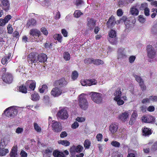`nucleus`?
<instances>
[{
    "instance_id": "obj_47",
    "label": "nucleus",
    "mask_w": 157,
    "mask_h": 157,
    "mask_svg": "<svg viewBox=\"0 0 157 157\" xmlns=\"http://www.w3.org/2000/svg\"><path fill=\"white\" fill-rule=\"evenodd\" d=\"M47 87L46 85H42L41 87H40L39 88V91L40 93H43L44 92L45 90L47 89Z\"/></svg>"
},
{
    "instance_id": "obj_33",
    "label": "nucleus",
    "mask_w": 157,
    "mask_h": 157,
    "mask_svg": "<svg viewBox=\"0 0 157 157\" xmlns=\"http://www.w3.org/2000/svg\"><path fill=\"white\" fill-rule=\"evenodd\" d=\"M93 63L94 64L99 65L101 64H103L104 63V62L102 60L99 59H93Z\"/></svg>"
},
{
    "instance_id": "obj_57",
    "label": "nucleus",
    "mask_w": 157,
    "mask_h": 157,
    "mask_svg": "<svg viewBox=\"0 0 157 157\" xmlns=\"http://www.w3.org/2000/svg\"><path fill=\"white\" fill-rule=\"evenodd\" d=\"M8 61L7 58L5 56L2 59L1 63L5 65L7 63Z\"/></svg>"
},
{
    "instance_id": "obj_8",
    "label": "nucleus",
    "mask_w": 157,
    "mask_h": 157,
    "mask_svg": "<svg viewBox=\"0 0 157 157\" xmlns=\"http://www.w3.org/2000/svg\"><path fill=\"white\" fill-rule=\"evenodd\" d=\"M2 79L4 82L9 84L11 83L13 79L12 75L8 72L3 74Z\"/></svg>"
},
{
    "instance_id": "obj_62",
    "label": "nucleus",
    "mask_w": 157,
    "mask_h": 157,
    "mask_svg": "<svg viewBox=\"0 0 157 157\" xmlns=\"http://www.w3.org/2000/svg\"><path fill=\"white\" fill-rule=\"evenodd\" d=\"M103 136L102 134L99 133L96 136V138L98 141H101L102 138Z\"/></svg>"
},
{
    "instance_id": "obj_6",
    "label": "nucleus",
    "mask_w": 157,
    "mask_h": 157,
    "mask_svg": "<svg viewBox=\"0 0 157 157\" xmlns=\"http://www.w3.org/2000/svg\"><path fill=\"white\" fill-rule=\"evenodd\" d=\"M57 116L61 119L64 120L67 118L68 114L65 109L63 108L58 112Z\"/></svg>"
},
{
    "instance_id": "obj_25",
    "label": "nucleus",
    "mask_w": 157,
    "mask_h": 157,
    "mask_svg": "<svg viewBox=\"0 0 157 157\" xmlns=\"http://www.w3.org/2000/svg\"><path fill=\"white\" fill-rule=\"evenodd\" d=\"M130 12L131 14L133 16H137L139 13L138 10L135 6H133L131 8Z\"/></svg>"
},
{
    "instance_id": "obj_17",
    "label": "nucleus",
    "mask_w": 157,
    "mask_h": 157,
    "mask_svg": "<svg viewBox=\"0 0 157 157\" xmlns=\"http://www.w3.org/2000/svg\"><path fill=\"white\" fill-rule=\"evenodd\" d=\"M67 83V82L64 78H61L56 82V85L60 87L65 86Z\"/></svg>"
},
{
    "instance_id": "obj_11",
    "label": "nucleus",
    "mask_w": 157,
    "mask_h": 157,
    "mask_svg": "<svg viewBox=\"0 0 157 157\" xmlns=\"http://www.w3.org/2000/svg\"><path fill=\"white\" fill-rule=\"evenodd\" d=\"M65 92L63 91L58 87L53 88L51 92V94L54 97H57Z\"/></svg>"
},
{
    "instance_id": "obj_41",
    "label": "nucleus",
    "mask_w": 157,
    "mask_h": 157,
    "mask_svg": "<svg viewBox=\"0 0 157 157\" xmlns=\"http://www.w3.org/2000/svg\"><path fill=\"white\" fill-rule=\"evenodd\" d=\"M128 3L126 0H120L118 2V5L120 7L122 6H125Z\"/></svg>"
},
{
    "instance_id": "obj_24",
    "label": "nucleus",
    "mask_w": 157,
    "mask_h": 157,
    "mask_svg": "<svg viewBox=\"0 0 157 157\" xmlns=\"http://www.w3.org/2000/svg\"><path fill=\"white\" fill-rule=\"evenodd\" d=\"M36 21L34 19L32 18L29 20L27 22L26 26L28 27L30 26H33L36 25Z\"/></svg>"
},
{
    "instance_id": "obj_53",
    "label": "nucleus",
    "mask_w": 157,
    "mask_h": 157,
    "mask_svg": "<svg viewBox=\"0 0 157 157\" xmlns=\"http://www.w3.org/2000/svg\"><path fill=\"white\" fill-rule=\"evenodd\" d=\"M84 62L85 63H93V59L88 58L84 60Z\"/></svg>"
},
{
    "instance_id": "obj_9",
    "label": "nucleus",
    "mask_w": 157,
    "mask_h": 157,
    "mask_svg": "<svg viewBox=\"0 0 157 157\" xmlns=\"http://www.w3.org/2000/svg\"><path fill=\"white\" fill-rule=\"evenodd\" d=\"M52 128L53 131L56 132H59L61 131L62 127L61 124L55 121H52Z\"/></svg>"
},
{
    "instance_id": "obj_15",
    "label": "nucleus",
    "mask_w": 157,
    "mask_h": 157,
    "mask_svg": "<svg viewBox=\"0 0 157 157\" xmlns=\"http://www.w3.org/2000/svg\"><path fill=\"white\" fill-rule=\"evenodd\" d=\"M116 21L114 16H112L109 19L106 24L108 28H111L115 24Z\"/></svg>"
},
{
    "instance_id": "obj_27",
    "label": "nucleus",
    "mask_w": 157,
    "mask_h": 157,
    "mask_svg": "<svg viewBox=\"0 0 157 157\" xmlns=\"http://www.w3.org/2000/svg\"><path fill=\"white\" fill-rule=\"evenodd\" d=\"M4 147H0V156H3L9 152V150L7 149H5Z\"/></svg>"
},
{
    "instance_id": "obj_49",
    "label": "nucleus",
    "mask_w": 157,
    "mask_h": 157,
    "mask_svg": "<svg viewBox=\"0 0 157 157\" xmlns=\"http://www.w3.org/2000/svg\"><path fill=\"white\" fill-rule=\"evenodd\" d=\"M111 144L115 147H119L120 145L119 143L116 141H112L111 143Z\"/></svg>"
},
{
    "instance_id": "obj_14",
    "label": "nucleus",
    "mask_w": 157,
    "mask_h": 157,
    "mask_svg": "<svg viewBox=\"0 0 157 157\" xmlns=\"http://www.w3.org/2000/svg\"><path fill=\"white\" fill-rule=\"evenodd\" d=\"M25 86L28 90H33L36 87V82L34 81L29 80L26 82Z\"/></svg>"
},
{
    "instance_id": "obj_55",
    "label": "nucleus",
    "mask_w": 157,
    "mask_h": 157,
    "mask_svg": "<svg viewBox=\"0 0 157 157\" xmlns=\"http://www.w3.org/2000/svg\"><path fill=\"white\" fill-rule=\"evenodd\" d=\"M150 101H157V96H150L149 97Z\"/></svg>"
},
{
    "instance_id": "obj_16",
    "label": "nucleus",
    "mask_w": 157,
    "mask_h": 157,
    "mask_svg": "<svg viewBox=\"0 0 157 157\" xmlns=\"http://www.w3.org/2000/svg\"><path fill=\"white\" fill-rule=\"evenodd\" d=\"M129 114L127 112L123 113L119 116V118L123 121H126L128 118Z\"/></svg>"
},
{
    "instance_id": "obj_38",
    "label": "nucleus",
    "mask_w": 157,
    "mask_h": 157,
    "mask_svg": "<svg viewBox=\"0 0 157 157\" xmlns=\"http://www.w3.org/2000/svg\"><path fill=\"white\" fill-rule=\"evenodd\" d=\"M58 143L66 146H68L70 144V143L66 140H60L58 141Z\"/></svg>"
},
{
    "instance_id": "obj_37",
    "label": "nucleus",
    "mask_w": 157,
    "mask_h": 157,
    "mask_svg": "<svg viewBox=\"0 0 157 157\" xmlns=\"http://www.w3.org/2000/svg\"><path fill=\"white\" fill-rule=\"evenodd\" d=\"M17 155L16 149L15 147H13L10 153V157H15Z\"/></svg>"
},
{
    "instance_id": "obj_39",
    "label": "nucleus",
    "mask_w": 157,
    "mask_h": 157,
    "mask_svg": "<svg viewBox=\"0 0 157 157\" xmlns=\"http://www.w3.org/2000/svg\"><path fill=\"white\" fill-rule=\"evenodd\" d=\"M90 141L89 140H85L84 143V147L86 148H89L90 146Z\"/></svg>"
},
{
    "instance_id": "obj_20",
    "label": "nucleus",
    "mask_w": 157,
    "mask_h": 157,
    "mask_svg": "<svg viewBox=\"0 0 157 157\" xmlns=\"http://www.w3.org/2000/svg\"><path fill=\"white\" fill-rule=\"evenodd\" d=\"M142 130L143 135L145 136H149L151 134L152 132V131L150 129L146 127H144Z\"/></svg>"
},
{
    "instance_id": "obj_35",
    "label": "nucleus",
    "mask_w": 157,
    "mask_h": 157,
    "mask_svg": "<svg viewBox=\"0 0 157 157\" xmlns=\"http://www.w3.org/2000/svg\"><path fill=\"white\" fill-rule=\"evenodd\" d=\"M88 86H90L92 85H95L97 83V81L94 79H88Z\"/></svg>"
},
{
    "instance_id": "obj_52",
    "label": "nucleus",
    "mask_w": 157,
    "mask_h": 157,
    "mask_svg": "<svg viewBox=\"0 0 157 157\" xmlns=\"http://www.w3.org/2000/svg\"><path fill=\"white\" fill-rule=\"evenodd\" d=\"M147 4L146 3H144L141 4L140 6V10H145L146 8H147Z\"/></svg>"
},
{
    "instance_id": "obj_22",
    "label": "nucleus",
    "mask_w": 157,
    "mask_h": 157,
    "mask_svg": "<svg viewBox=\"0 0 157 157\" xmlns=\"http://www.w3.org/2000/svg\"><path fill=\"white\" fill-rule=\"evenodd\" d=\"M128 153L127 157H136L137 155V152L136 151L130 149H128Z\"/></svg>"
},
{
    "instance_id": "obj_42",
    "label": "nucleus",
    "mask_w": 157,
    "mask_h": 157,
    "mask_svg": "<svg viewBox=\"0 0 157 157\" xmlns=\"http://www.w3.org/2000/svg\"><path fill=\"white\" fill-rule=\"evenodd\" d=\"M63 57L64 59L67 61L69 60L71 58L69 53L67 52H65L64 53Z\"/></svg>"
},
{
    "instance_id": "obj_61",
    "label": "nucleus",
    "mask_w": 157,
    "mask_h": 157,
    "mask_svg": "<svg viewBox=\"0 0 157 157\" xmlns=\"http://www.w3.org/2000/svg\"><path fill=\"white\" fill-rule=\"evenodd\" d=\"M79 124L77 122L75 121L72 124L71 128L73 129H75L77 128Z\"/></svg>"
},
{
    "instance_id": "obj_60",
    "label": "nucleus",
    "mask_w": 157,
    "mask_h": 157,
    "mask_svg": "<svg viewBox=\"0 0 157 157\" xmlns=\"http://www.w3.org/2000/svg\"><path fill=\"white\" fill-rule=\"evenodd\" d=\"M23 131V129L22 128L18 127L16 129V132L17 134H21Z\"/></svg>"
},
{
    "instance_id": "obj_32",
    "label": "nucleus",
    "mask_w": 157,
    "mask_h": 157,
    "mask_svg": "<svg viewBox=\"0 0 157 157\" xmlns=\"http://www.w3.org/2000/svg\"><path fill=\"white\" fill-rule=\"evenodd\" d=\"M40 96L37 93H35L31 95V99L33 101H36L39 100Z\"/></svg>"
},
{
    "instance_id": "obj_2",
    "label": "nucleus",
    "mask_w": 157,
    "mask_h": 157,
    "mask_svg": "<svg viewBox=\"0 0 157 157\" xmlns=\"http://www.w3.org/2000/svg\"><path fill=\"white\" fill-rule=\"evenodd\" d=\"M90 94L92 100L97 104H99L102 101V95L100 93L95 92H91Z\"/></svg>"
},
{
    "instance_id": "obj_10",
    "label": "nucleus",
    "mask_w": 157,
    "mask_h": 157,
    "mask_svg": "<svg viewBox=\"0 0 157 157\" xmlns=\"http://www.w3.org/2000/svg\"><path fill=\"white\" fill-rule=\"evenodd\" d=\"M109 37L111 38H114L113 40H112L111 39H109V40L110 42L112 44H116L117 42V39L116 38V31L112 29L109 32Z\"/></svg>"
},
{
    "instance_id": "obj_30",
    "label": "nucleus",
    "mask_w": 157,
    "mask_h": 157,
    "mask_svg": "<svg viewBox=\"0 0 157 157\" xmlns=\"http://www.w3.org/2000/svg\"><path fill=\"white\" fill-rule=\"evenodd\" d=\"M69 151L71 155L72 156H75L76 153L77 152L75 148V146L73 145L71 147Z\"/></svg>"
},
{
    "instance_id": "obj_64",
    "label": "nucleus",
    "mask_w": 157,
    "mask_h": 157,
    "mask_svg": "<svg viewBox=\"0 0 157 157\" xmlns=\"http://www.w3.org/2000/svg\"><path fill=\"white\" fill-rule=\"evenodd\" d=\"M88 80H82L81 82V84L83 86H88Z\"/></svg>"
},
{
    "instance_id": "obj_36",
    "label": "nucleus",
    "mask_w": 157,
    "mask_h": 157,
    "mask_svg": "<svg viewBox=\"0 0 157 157\" xmlns=\"http://www.w3.org/2000/svg\"><path fill=\"white\" fill-rule=\"evenodd\" d=\"M53 38L57 40L59 42H61L62 40V37L60 34H55L53 36Z\"/></svg>"
},
{
    "instance_id": "obj_56",
    "label": "nucleus",
    "mask_w": 157,
    "mask_h": 157,
    "mask_svg": "<svg viewBox=\"0 0 157 157\" xmlns=\"http://www.w3.org/2000/svg\"><path fill=\"white\" fill-rule=\"evenodd\" d=\"M150 102L151 101L149 97V98H145L142 101V103L144 104L148 103Z\"/></svg>"
},
{
    "instance_id": "obj_46",
    "label": "nucleus",
    "mask_w": 157,
    "mask_h": 157,
    "mask_svg": "<svg viewBox=\"0 0 157 157\" xmlns=\"http://www.w3.org/2000/svg\"><path fill=\"white\" fill-rule=\"evenodd\" d=\"M34 127L35 130L38 132H40L41 131V128L38 124L36 123H34Z\"/></svg>"
},
{
    "instance_id": "obj_21",
    "label": "nucleus",
    "mask_w": 157,
    "mask_h": 157,
    "mask_svg": "<svg viewBox=\"0 0 157 157\" xmlns=\"http://www.w3.org/2000/svg\"><path fill=\"white\" fill-rule=\"evenodd\" d=\"M117 129V125L115 124H111L109 127V131L113 134L116 132Z\"/></svg>"
},
{
    "instance_id": "obj_23",
    "label": "nucleus",
    "mask_w": 157,
    "mask_h": 157,
    "mask_svg": "<svg viewBox=\"0 0 157 157\" xmlns=\"http://www.w3.org/2000/svg\"><path fill=\"white\" fill-rule=\"evenodd\" d=\"M53 154L55 157H64L65 156L63 152H60L57 150L54 151Z\"/></svg>"
},
{
    "instance_id": "obj_40",
    "label": "nucleus",
    "mask_w": 157,
    "mask_h": 157,
    "mask_svg": "<svg viewBox=\"0 0 157 157\" xmlns=\"http://www.w3.org/2000/svg\"><path fill=\"white\" fill-rule=\"evenodd\" d=\"M78 74L77 72L75 71H74L72 73L71 78L73 80L76 79L78 76Z\"/></svg>"
},
{
    "instance_id": "obj_58",
    "label": "nucleus",
    "mask_w": 157,
    "mask_h": 157,
    "mask_svg": "<svg viewBox=\"0 0 157 157\" xmlns=\"http://www.w3.org/2000/svg\"><path fill=\"white\" fill-rule=\"evenodd\" d=\"M140 86L141 90L143 91L145 90L146 89V86L144 85V82H141L139 84Z\"/></svg>"
},
{
    "instance_id": "obj_28",
    "label": "nucleus",
    "mask_w": 157,
    "mask_h": 157,
    "mask_svg": "<svg viewBox=\"0 0 157 157\" xmlns=\"http://www.w3.org/2000/svg\"><path fill=\"white\" fill-rule=\"evenodd\" d=\"M118 53L119 56L121 58L125 57L126 54L123 48L119 49L118 51Z\"/></svg>"
},
{
    "instance_id": "obj_5",
    "label": "nucleus",
    "mask_w": 157,
    "mask_h": 157,
    "mask_svg": "<svg viewBox=\"0 0 157 157\" xmlns=\"http://www.w3.org/2000/svg\"><path fill=\"white\" fill-rule=\"evenodd\" d=\"M147 50L148 57L151 59L155 58L156 56V51L152 45H149L147 47Z\"/></svg>"
},
{
    "instance_id": "obj_19",
    "label": "nucleus",
    "mask_w": 157,
    "mask_h": 157,
    "mask_svg": "<svg viewBox=\"0 0 157 157\" xmlns=\"http://www.w3.org/2000/svg\"><path fill=\"white\" fill-rule=\"evenodd\" d=\"M38 62H44L46 61L47 59V56L44 54L37 55Z\"/></svg>"
},
{
    "instance_id": "obj_51",
    "label": "nucleus",
    "mask_w": 157,
    "mask_h": 157,
    "mask_svg": "<svg viewBox=\"0 0 157 157\" xmlns=\"http://www.w3.org/2000/svg\"><path fill=\"white\" fill-rule=\"evenodd\" d=\"M114 100L117 101V103L119 105H122L124 103V101L123 100L121 99L120 98H118L117 100Z\"/></svg>"
},
{
    "instance_id": "obj_1",
    "label": "nucleus",
    "mask_w": 157,
    "mask_h": 157,
    "mask_svg": "<svg viewBox=\"0 0 157 157\" xmlns=\"http://www.w3.org/2000/svg\"><path fill=\"white\" fill-rule=\"evenodd\" d=\"M17 107L16 106H11L6 109L4 111L5 115L9 117H14L17 115L18 111Z\"/></svg>"
},
{
    "instance_id": "obj_3",
    "label": "nucleus",
    "mask_w": 157,
    "mask_h": 157,
    "mask_svg": "<svg viewBox=\"0 0 157 157\" xmlns=\"http://www.w3.org/2000/svg\"><path fill=\"white\" fill-rule=\"evenodd\" d=\"M85 94H82L79 96V105L80 107L82 109L86 110L88 108V104L86 98L84 97Z\"/></svg>"
},
{
    "instance_id": "obj_43",
    "label": "nucleus",
    "mask_w": 157,
    "mask_h": 157,
    "mask_svg": "<svg viewBox=\"0 0 157 157\" xmlns=\"http://www.w3.org/2000/svg\"><path fill=\"white\" fill-rule=\"evenodd\" d=\"M82 14V13L79 10H77L75 11L74 14V17L76 18L79 17Z\"/></svg>"
},
{
    "instance_id": "obj_45",
    "label": "nucleus",
    "mask_w": 157,
    "mask_h": 157,
    "mask_svg": "<svg viewBox=\"0 0 157 157\" xmlns=\"http://www.w3.org/2000/svg\"><path fill=\"white\" fill-rule=\"evenodd\" d=\"M75 148L77 153H80L82 151L83 148L82 146L78 145L77 146H75Z\"/></svg>"
},
{
    "instance_id": "obj_26",
    "label": "nucleus",
    "mask_w": 157,
    "mask_h": 157,
    "mask_svg": "<svg viewBox=\"0 0 157 157\" xmlns=\"http://www.w3.org/2000/svg\"><path fill=\"white\" fill-rule=\"evenodd\" d=\"M121 92L120 89H117L114 93V95L115 96L114 98V100H117L118 98H121Z\"/></svg>"
},
{
    "instance_id": "obj_18",
    "label": "nucleus",
    "mask_w": 157,
    "mask_h": 157,
    "mask_svg": "<svg viewBox=\"0 0 157 157\" xmlns=\"http://www.w3.org/2000/svg\"><path fill=\"white\" fill-rule=\"evenodd\" d=\"M87 25L90 29H93L95 25L96 21L93 18L88 19Z\"/></svg>"
},
{
    "instance_id": "obj_63",
    "label": "nucleus",
    "mask_w": 157,
    "mask_h": 157,
    "mask_svg": "<svg viewBox=\"0 0 157 157\" xmlns=\"http://www.w3.org/2000/svg\"><path fill=\"white\" fill-rule=\"evenodd\" d=\"M85 118L83 117H78L76 119V120L79 122H82L85 121Z\"/></svg>"
},
{
    "instance_id": "obj_54",
    "label": "nucleus",
    "mask_w": 157,
    "mask_h": 157,
    "mask_svg": "<svg viewBox=\"0 0 157 157\" xmlns=\"http://www.w3.org/2000/svg\"><path fill=\"white\" fill-rule=\"evenodd\" d=\"M123 12L121 9H118L117 11V14L118 16H121L122 15Z\"/></svg>"
},
{
    "instance_id": "obj_13",
    "label": "nucleus",
    "mask_w": 157,
    "mask_h": 157,
    "mask_svg": "<svg viewBox=\"0 0 157 157\" xmlns=\"http://www.w3.org/2000/svg\"><path fill=\"white\" fill-rule=\"evenodd\" d=\"M142 121L144 122L147 123H151L154 122L155 118L152 116L147 115L143 116L141 118Z\"/></svg>"
},
{
    "instance_id": "obj_50",
    "label": "nucleus",
    "mask_w": 157,
    "mask_h": 157,
    "mask_svg": "<svg viewBox=\"0 0 157 157\" xmlns=\"http://www.w3.org/2000/svg\"><path fill=\"white\" fill-rule=\"evenodd\" d=\"M157 150V141L155 142L152 145L151 150L153 151Z\"/></svg>"
},
{
    "instance_id": "obj_12",
    "label": "nucleus",
    "mask_w": 157,
    "mask_h": 157,
    "mask_svg": "<svg viewBox=\"0 0 157 157\" xmlns=\"http://www.w3.org/2000/svg\"><path fill=\"white\" fill-rule=\"evenodd\" d=\"M0 6L2 9L6 11H7L10 9V3L8 0H1Z\"/></svg>"
},
{
    "instance_id": "obj_4",
    "label": "nucleus",
    "mask_w": 157,
    "mask_h": 157,
    "mask_svg": "<svg viewBox=\"0 0 157 157\" xmlns=\"http://www.w3.org/2000/svg\"><path fill=\"white\" fill-rule=\"evenodd\" d=\"M29 39L31 41H33L36 39V37H39L40 36L41 33L40 32L36 29H33L30 30L29 32Z\"/></svg>"
},
{
    "instance_id": "obj_59",
    "label": "nucleus",
    "mask_w": 157,
    "mask_h": 157,
    "mask_svg": "<svg viewBox=\"0 0 157 157\" xmlns=\"http://www.w3.org/2000/svg\"><path fill=\"white\" fill-rule=\"evenodd\" d=\"M41 31L45 35H47L48 34V31L45 28H42L41 29Z\"/></svg>"
},
{
    "instance_id": "obj_34",
    "label": "nucleus",
    "mask_w": 157,
    "mask_h": 157,
    "mask_svg": "<svg viewBox=\"0 0 157 157\" xmlns=\"http://www.w3.org/2000/svg\"><path fill=\"white\" fill-rule=\"evenodd\" d=\"M151 32L152 34H157V23L152 27Z\"/></svg>"
},
{
    "instance_id": "obj_29",
    "label": "nucleus",
    "mask_w": 157,
    "mask_h": 157,
    "mask_svg": "<svg viewBox=\"0 0 157 157\" xmlns=\"http://www.w3.org/2000/svg\"><path fill=\"white\" fill-rule=\"evenodd\" d=\"M120 21H124L126 27L127 28H129L130 27L129 24L128 23L127 21H128V20L127 19V17L125 16H123L122 17V18L120 20Z\"/></svg>"
},
{
    "instance_id": "obj_48",
    "label": "nucleus",
    "mask_w": 157,
    "mask_h": 157,
    "mask_svg": "<svg viewBox=\"0 0 157 157\" xmlns=\"http://www.w3.org/2000/svg\"><path fill=\"white\" fill-rule=\"evenodd\" d=\"M138 20L140 22L143 23L145 22L146 19L144 17L143 15H140L138 17Z\"/></svg>"
},
{
    "instance_id": "obj_7",
    "label": "nucleus",
    "mask_w": 157,
    "mask_h": 157,
    "mask_svg": "<svg viewBox=\"0 0 157 157\" xmlns=\"http://www.w3.org/2000/svg\"><path fill=\"white\" fill-rule=\"evenodd\" d=\"M37 56L34 53H31L28 57V61L29 63H38Z\"/></svg>"
},
{
    "instance_id": "obj_31",
    "label": "nucleus",
    "mask_w": 157,
    "mask_h": 157,
    "mask_svg": "<svg viewBox=\"0 0 157 157\" xmlns=\"http://www.w3.org/2000/svg\"><path fill=\"white\" fill-rule=\"evenodd\" d=\"M27 87L25 85L24 86L23 85L19 86V90L20 92L22 93H26L27 92Z\"/></svg>"
},
{
    "instance_id": "obj_44",
    "label": "nucleus",
    "mask_w": 157,
    "mask_h": 157,
    "mask_svg": "<svg viewBox=\"0 0 157 157\" xmlns=\"http://www.w3.org/2000/svg\"><path fill=\"white\" fill-rule=\"evenodd\" d=\"M133 76L135 78L136 80L138 82L139 84H140L141 82H144L143 80L139 76L135 74H134Z\"/></svg>"
}]
</instances>
